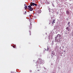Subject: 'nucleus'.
<instances>
[{
	"mask_svg": "<svg viewBox=\"0 0 73 73\" xmlns=\"http://www.w3.org/2000/svg\"><path fill=\"white\" fill-rule=\"evenodd\" d=\"M30 35H31V33H30Z\"/></svg>",
	"mask_w": 73,
	"mask_h": 73,
	"instance_id": "22",
	"label": "nucleus"
},
{
	"mask_svg": "<svg viewBox=\"0 0 73 73\" xmlns=\"http://www.w3.org/2000/svg\"><path fill=\"white\" fill-rule=\"evenodd\" d=\"M42 61V60L41 58H39L38 60V62L39 63H41L42 64L43 61Z\"/></svg>",
	"mask_w": 73,
	"mask_h": 73,
	"instance_id": "1",
	"label": "nucleus"
},
{
	"mask_svg": "<svg viewBox=\"0 0 73 73\" xmlns=\"http://www.w3.org/2000/svg\"><path fill=\"white\" fill-rule=\"evenodd\" d=\"M66 13L67 15H69L70 14V13H69V11L68 10H67L66 11Z\"/></svg>",
	"mask_w": 73,
	"mask_h": 73,
	"instance_id": "3",
	"label": "nucleus"
},
{
	"mask_svg": "<svg viewBox=\"0 0 73 73\" xmlns=\"http://www.w3.org/2000/svg\"><path fill=\"white\" fill-rule=\"evenodd\" d=\"M13 47H14V48H16V46H13Z\"/></svg>",
	"mask_w": 73,
	"mask_h": 73,
	"instance_id": "13",
	"label": "nucleus"
},
{
	"mask_svg": "<svg viewBox=\"0 0 73 73\" xmlns=\"http://www.w3.org/2000/svg\"><path fill=\"white\" fill-rule=\"evenodd\" d=\"M31 6H31V5L29 6H28L29 8H32V7H31Z\"/></svg>",
	"mask_w": 73,
	"mask_h": 73,
	"instance_id": "8",
	"label": "nucleus"
},
{
	"mask_svg": "<svg viewBox=\"0 0 73 73\" xmlns=\"http://www.w3.org/2000/svg\"><path fill=\"white\" fill-rule=\"evenodd\" d=\"M58 35H59V34L57 35L56 37H55V40H57V37H58Z\"/></svg>",
	"mask_w": 73,
	"mask_h": 73,
	"instance_id": "6",
	"label": "nucleus"
},
{
	"mask_svg": "<svg viewBox=\"0 0 73 73\" xmlns=\"http://www.w3.org/2000/svg\"><path fill=\"white\" fill-rule=\"evenodd\" d=\"M52 5L53 6V7H54V4L53 3L52 4Z\"/></svg>",
	"mask_w": 73,
	"mask_h": 73,
	"instance_id": "16",
	"label": "nucleus"
},
{
	"mask_svg": "<svg viewBox=\"0 0 73 73\" xmlns=\"http://www.w3.org/2000/svg\"><path fill=\"white\" fill-rule=\"evenodd\" d=\"M38 71H40V70H38Z\"/></svg>",
	"mask_w": 73,
	"mask_h": 73,
	"instance_id": "21",
	"label": "nucleus"
},
{
	"mask_svg": "<svg viewBox=\"0 0 73 73\" xmlns=\"http://www.w3.org/2000/svg\"><path fill=\"white\" fill-rule=\"evenodd\" d=\"M35 6H37V4H35Z\"/></svg>",
	"mask_w": 73,
	"mask_h": 73,
	"instance_id": "14",
	"label": "nucleus"
},
{
	"mask_svg": "<svg viewBox=\"0 0 73 73\" xmlns=\"http://www.w3.org/2000/svg\"><path fill=\"white\" fill-rule=\"evenodd\" d=\"M70 30V29H69L68 30V31H69Z\"/></svg>",
	"mask_w": 73,
	"mask_h": 73,
	"instance_id": "20",
	"label": "nucleus"
},
{
	"mask_svg": "<svg viewBox=\"0 0 73 73\" xmlns=\"http://www.w3.org/2000/svg\"><path fill=\"white\" fill-rule=\"evenodd\" d=\"M35 5V3H33L32 2L31 3V4H30L31 6H32V5H33V6H34Z\"/></svg>",
	"mask_w": 73,
	"mask_h": 73,
	"instance_id": "4",
	"label": "nucleus"
},
{
	"mask_svg": "<svg viewBox=\"0 0 73 73\" xmlns=\"http://www.w3.org/2000/svg\"><path fill=\"white\" fill-rule=\"evenodd\" d=\"M32 72V70H30V72Z\"/></svg>",
	"mask_w": 73,
	"mask_h": 73,
	"instance_id": "18",
	"label": "nucleus"
},
{
	"mask_svg": "<svg viewBox=\"0 0 73 73\" xmlns=\"http://www.w3.org/2000/svg\"><path fill=\"white\" fill-rule=\"evenodd\" d=\"M24 15H27V11H25L23 13Z\"/></svg>",
	"mask_w": 73,
	"mask_h": 73,
	"instance_id": "9",
	"label": "nucleus"
},
{
	"mask_svg": "<svg viewBox=\"0 0 73 73\" xmlns=\"http://www.w3.org/2000/svg\"><path fill=\"white\" fill-rule=\"evenodd\" d=\"M55 23V20H52V24L53 25H54V23Z\"/></svg>",
	"mask_w": 73,
	"mask_h": 73,
	"instance_id": "5",
	"label": "nucleus"
},
{
	"mask_svg": "<svg viewBox=\"0 0 73 73\" xmlns=\"http://www.w3.org/2000/svg\"><path fill=\"white\" fill-rule=\"evenodd\" d=\"M56 41H58L57 42L58 43H60V41H61V39L60 38H59V39H58L56 40Z\"/></svg>",
	"mask_w": 73,
	"mask_h": 73,
	"instance_id": "2",
	"label": "nucleus"
},
{
	"mask_svg": "<svg viewBox=\"0 0 73 73\" xmlns=\"http://www.w3.org/2000/svg\"><path fill=\"white\" fill-rule=\"evenodd\" d=\"M48 49H49V48H47V51H48Z\"/></svg>",
	"mask_w": 73,
	"mask_h": 73,
	"instance_id": "15",
	"label": "nucleus"
},
{
	"mask_svg": "<svg viewBox=\"0 0 73 73\" xmlns=\"http://www.w3.org/2000/svg\"><path fill=\"white\" fill-rule=\"evenodd\" d=\"M58 37L59 38H61V35L59 34Z\"/></svg>",
	"mask_w": 73,
	"mask_h": 73,
	"instance_id": "10",
	"label": "nucleus"
},
{
	"mask_svg": "<svg viewBox=\"0 0 73 73\" xmlns=\"http://www.w3.org/2000/svg\"><path fill=\"white\" fill-rule=\"evenodd\" d=\"M24 5H25V6H26V4H24Z\"/></svg>",
	"mask_w": 73,
	"mask_h": 73,
	"instance_id": "19",
	"label": "nucleus"
},
{
	"mask_svg": "<svg viewBox=\"0 0 73 73\" xmlns=\"http://www.w3.org/2000/svg\"><path fill=\"white\" fill-rule=\"evenodd\" d=\"M45 50H46V49H45Z\"/></svg>",
	"mask_w": 73,
	"mask_h": 73,
	"instance_id": "24",
	"label": "nucleus"
},
{
	"mask_svg": "<svg viewBox=\"0 0 73 73\" xmlns=\"http://www.w3.org/2000/svg\"><path fill=\"white\" fill-rule=\"evenodd\" d=\"M68 29H69V27H67L66 28V30H68Z\"/></svg>",
	"mask_w": 73,
	"mask_h": 73,
	"instance_id": "11",
	"label": "nucleus"
},
{
	"mask_svg": "<svg viewBox=\"0 0 73 73\" xmlns=\"http://www.w3.org/2000/svg\"><path fill=\"white\" fill-rule=\"evenodd\" d=\"M70 24V22H69L68 23V25H69V24Z\"/></svg>",
	"mask_w": 73,
	"mask_h": 73,
	"instance_id": "17",
	"label": "nucleus"
},
{
	"mask_svg": "<svg viewBox=\"0 0 73 73\" xmlns=\"http://www.w3.org/2000/svg\"><path fill=\"white\" fill-rule=\"evenodd\" d=\"M70 26V25H69V26H68V27H69V26Z\"/></svg>",
	"mask_w": 73,
	"mask_h": 73,
	"instance_id": "23",
	"label": "nucleus"
},
{
	"mask_svg": "<svg viewBox=\"0 0 73 73\" xmlns=\"http://www.w3.org/2000/svg\"><path fill=\"white\" fill-rule=\"evenodd\" d=\"M29 9H30V11H33V9H32V7H31V8H28Z\"/></svg>",
	"mask_w": 73,
	"mask_h": 73,
	"instance_id": "7",
	"label": "nucleus"
},
{
	"mask_svg": "<svg viewBox=\"0 0 73 73\" xmlns=\"http://www.w3.org/2000/svg\"><path fill=\"white\" fill-rule=\"evenodd\" d=\"M25 9L26 8H27V6H25Z\"/></svg>",
	"mask_w": 73,
	"mask_h": 73,
	"instance_id": "12",
	"label": "nucleus"
},
{
	"mask_svg": "<svg viewBox=\"0 0 73 73\" xmlns=\"http://www.w3.org/2000/svg\"><path fill=\"white\" fill-rule=\"evenodd\" d=\"M51 56H52V57H53V56H52V55H51Z\"/></svg>",
	"mask_w": 73,
	"mask_h": 73,
	"instance_id": "25",
	"label": "nucleus"
}]
</instances>
